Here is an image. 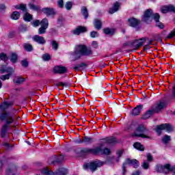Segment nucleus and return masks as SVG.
Segmentation results:
<instances>
[{
    "label": "nucleus",
    "mask_w": 175,
    "mask_h": 175,
    "mask_svg": "<svg viewBox=\"0 0 175 175\" xmlns=\"http://www.w3.org/2000/svg\"><path fill=\"white\" fill-rule=\"evenodd\" d=\"M92 47H94V49H98V42L93 41L92 42Z\"/></svg>",
    "instance_id": "57"
},
{
    "label": "nucleus",
    "mask_w": 175,
    "mask_h": 175,
    "mask_svg": "<svg viewBox=\"0 0 175 175\" xmlns=\"http://www.w3.org/2000/svg\"><path fill=\"white\" fill-rule=\"evenodd\" d=\"M162 131H166V132L170 133V132L174 131V127L172 124L167 123L157 125L156 126V132L159 135L162 134Z\"/></svg>",
    "instance_id": "5"
},
{
    "label": "nucleus",
    "mask_w": 175,
    "mask_h": 175,
    "mask_svg": "<svg viewBox=\"0 0 175 175\" xmlns=\"http://www.w3.org/2000/svg\"><path fill=\"white\" fill-rule=\"evenodd\" d=\"M75 54L76 59H79V58L83 55H92L93 53L91 48H88L85 45H78L75 47Z\"/></svg>",
    "instance_id": "2"
},
{
    "label": "nucleus",
    "mask_w": 175,
    "mask_h": 175,
    "mask_svg": "<svg viewBox=\"0 0 175 175\" xmlns=\"http://www.w3.org/2000/svg\"><path fill=\"white\" fill-rule=\"evenodd\" d=\"M57 5L60 8V9L64 8V0H59L57 1Z\"/></svg>",
    "instance_id": "51"
},
{
    "label": "nucleus",
    "mask_w": 175,
    "mask_h": 175,
    "mask_svg": "<svg viewBox=\"0 0 175 175\" xmlns=\"http://www.w3.org/2000/svg\"><path fill=\"white\" fill-rule=\"evenodd\" d=\"M155 112L152 110V108L148 110L142 117V120H148L152 114H154Z\"/></svg>",
    "instance_id": "26"
},
{
    "label": "nucleus",
    "mask_w": 175,
    "mask_h": 175,
    "mask_svg": "<svg viewBox=\"0 0 175 175\" xmlns=\"http://www.w3.org/2000/svg\"><path fill=\"white\" fill-rule=\"evenodd\" d=\"M146 157H147V159H148V162H151L152 161V155H151V154L148 153L146 154Z\"/></svg>",
    "instance_id": "55"
},
{
    "label": "nucleus",
    "mask_w": 175,
    "mask_h": 175,
    "mask_svg": "<svg viewBox=\"0 0 175 175\" xmlns=\"http://www.w3.org/2000/svg\"><path fill=\"white\" fill-rule=\"evenodd\" d=\"M12 76V74H8L5 75H1L0 77L1 80H3V81H5V80H9L10 79V77Z\"/></svg>",
    "instance_id": "48"
},
{
    "label": "nucleus",
    "mask_w": 175,
    "mask_h": 175,
    "mask_svg": "<svg viewBox=\"0 0 175 175\" xmlns=\"http://www.w3.org/2000/svg\"><path fill=\"white\" fill-rule=\"evenodd\" d=\"M12 106H13V102L5 101L2 105H0V109H1L3 111H5V110H8V107Z\"/></svg>",
    "instance_id": "25"
},
{
    "label": "nucleus",
    "mask_w": 175,
    "mask_h": 175,
    "mask_svg": "<svg viewBox=\"0 0 175 175\" xmlns=\"http://www.w3.org/2000/svg\"><path fill=\"white\" fill-rule=\"evenodd\" d=\"M14 8L18 10H22V12H24V13H27V5L25 4L16 5L14 6Z\"/></svg>",
    "instance_id": "33"
},
{
    "label": "nucleus",
    "mask_w": 175,
    "mask_h": 175,
    "mask_svg": "<svg viewBox=\"0 0 175 175\" xmlns=\"http://www.w3.org/2000/svg\"><path fill=\"white\" fill-rule=\"evenodd\" d=\"M0 120L1 121H5V124L3 125L1 129V137H5L8 129H9V125L14 122V119L13 118V115H12L10 112H5L0 114Z\"/></svg>",
    "instance_id": "1"
},
{
    "label": "nucleus",
    "mask_w": 175,
    "mask_h": 175,
    "mask_svg": "<svg viewBox=\"0 0 175 175\" xmlns=\"http://www.w3.org/2000/svg\"><path fill=\"white\" fill-rule=\"evenodd\" d=\"M151 17H152V10L148 9L145 11L142 18V21L144 23H150Z\"/></svg>",
    "instance_id": "13"
},
{
    "label": "nucleus",
    "mask_w": 175,
    "mask_h": 175,
    "mask_svg": "<svg viewBox=\"0 0 175 175\" xmlns=\"http://www.w3.org/2000/svg\"><path fill=\"white\" fill-rule=\"evenodd\" d=\"M0 59L1 61L6 62L8 61V59H9V57H8V55H6L5 53H0Z\"/></svg>",
    "instance_id": "45"
},
{
    "label": "nucleus",
    "mask_w": 175,
    "mask_h": 175,
    "mask_svg": "<svg viewBox=\"0 0 175 175\" xmlns=\"http://www.w3.org/2000/svg\"><path fill=\"white\" fill-rule=\"evenodd\" d=\"M33 42H36V43H38V44H46V40L44 38V37L40 36L39 35H35L32 37Z\"/></svg>",
    "instance_id": "16"
},
{
    "label": "nucleus",
    "mask_w": 175,
    "mask_h": 175,
    "mask_svg": "<svg viewBox=\"0 0 175 175\" xmlns=\"http://www.w3.org/2000/svg\"><path fill=\"white\" fill-rule=\"evenodd\" d=\"M64 8H66L67 10H72V8H73V1L66 2Z\"/></svg>",
    "instance_id": "38"
},
{
    "label": "nucleus",
    "mask_w": 175,
    "mask_h": 175,
    "mask_svg": "<svg viewBox=\"0 0 175 175\" xmlns=\"http://www.w3.org/2000/svg\"><path fill=\"white\" fill-rule=\"evenodd\" d=\"M117 154H118V158H120V157H121V156L122 155L123 152H122V150H119V151L117 152Z\"/></svg>",
    "instance_id": "63"
},
{
    "label": "nucleus",
    "mask_w": 175,
    "mask_h": 175,
    "mask_svg": "<svg viewBox=\"0 0 175 175\" xmlns=\"http://www.w3.org/2000/svg\"><path fill=\"white\" fill-rule=\"evenodd\" d=\"M161 13L166 14L169 13V12H175L174 6L170 5H165L161 8Z\"/></svg>",
    "instance_id": "19"
},
{
    "label": "nucleus",
    "mask_w": 175,
    "mask_h": 175,
    "mask_svg": "<svg viewBox=\"0 0 175 175\" xmlns=\"http://www.w3.org/2000/svg\"><path fill=\"white\" fill-rule=\"evenodd\" d=\"M133 136L137 137H143L144 139H150L148 135V130L144 125H140L137 128L136 131L134 133Z\"/></svg>",
    "instance_id": "4"
},
{
    "label": "nucleus",
    "mask_w": 175,
    "mask_h": 175,
    "mask_svg": "<svg viewBox=\"0 0 175 175\" xmlns=\"http://www.w3.org/2000/svg\"><path fill=\"white\" fill-rule=\"evenodd\" d=\"M20 16L21 14L20 12H17V11H14L12 15H11V18L12 20H18V18H20Z\"/></svg>",
    "instance_id": "37"
},
{
    "label": "nucleus",
    "mask_w": 175,
    "mask_h": 175,
    "mask_svg": "<svg viewBox=\"0 0 175 175\" xmlns=\"http://www.w3.org/2000/svg\"><path fill=\"white\" fill-rule=\"evenodd\" d=\"M64 155H60L56 160V162H57L58 163H61L62 161H64Z\"/></svg>",
    "instance_id": "53"
},
{
    "label": "nucleus",
    "mask_w": 175,
    "mask_h": 175,
    "mask_svg": "<svg viewBox=\"0 0 175 175\" xmlns=\"http://www.w3.org/2000/svg\"><path fill=\"white\" fill-rule=\"evenodd\" d=\"M142 110H143V105H139L137 106L131 111V116H139V114H140V113H142Z\"/></svg>",
    "instance_id": "22"
},
{
    "label": "nucleus",
    "mask_w": 175,
    "mask_h": 175,
    "mask_svg": "<svg viewBox=\"0 0 175 175\" xmlns=\"http://www.w3.org/2000/svg\"><path fill=\"white\" fill-rule=\"evenodd\" d=\"M90 36H91V38H98V36H99V33H98L95 31H93L90 32Z\"/></svg>",
    "instance_id": "49"
},
{
    "label": "nucleus",
    "mask_w": 175,
    "mask_h": 175,
    "mask_svg": "<svg viewBox=\"0 0 175 175\" xmlns=\"http://www.w3.org/2000/svg\"><path fill=\"white\" fill-rule=\"evenodd\" d=\"M133 147H134V148H136L137 150H139V151H144V146L139 142H135L133 144Z\"/></svg>",
    "instance_id": "34"
},
{
    "label": "nucleus",
    "mask_w": 175,
    "mask_h": 175,
    "mask_svg": "<svg viewBox=\"0 0 175 175\" xmlns=\"http://www.w3.org/2000/svg\"><path fill=\"white\" fill-rule=\"evenodd\" d=\"M165 106H166V104H165V103L160 102L157 103L156 106H152L151 109H152L154 113H159L161 110H162L163 109H165Z\"/></svg>",
    "instance_id": "15"
},
{
    "label": "nucleus",
    "mask_w": 175,
    "mask_h": 175,
    "mask_svg": "<svg viewBox=\"0 0 175 175\" xmlns=\"http://www.w3.org/2000/svg\"><path fill=\"white\" fill-rule=\"evenodd\" d=\"M29 7L31 10H35L36 12H38V10H40V8H39V6L38 5H35L34 4L32 3H29Z\"/></svg>",
    "instance_id": "43"
},
{
    "label": "nucleus",
    "mask_w": 175,
    "mask_h": 175,
    "mask_svg": "<svg viewBox=\"0 0 175 175\" xmlns=\"http://www.w3.org/2000/svg\"><path fill=\"white\" fill-rule=\"evenodd\" d=\"M49 28V20L44 18L41 21V27L38 29V34L43 35L46 33V30Z\"/></svg>",
    "instance_id": "9"
},
{
    "label": "nucleus",
    "mask_w": 175,
    "mask_h": 175,
    "mask_svg": "<svg viewBox=\"0 0 175 175\" xmlns=\"http://www.w3.org/2000/svg\"><path fill=\"white\" fill-rule=\"evenodd\" d=\"M22 66H24V68H27L29 65V63L27 62V60H23L21 62Z\"/></svg>",
    "instance_id": "54"
},
{
    "label": "nucleus",
    "mask_w": 175,
    "mask_h": 175,
    "mask_svg": "<svg viewBox=\"0 0 175 175\" xmlns=\"http://www.w3.org/2000/svg\"><path fill=\"white\" fill-rule=\"evenodd\" d=\"M10 61L13 62V64H16V62H17V54L12 53Z\"/></svg>",
    "instance_id": "47"
},
{
    "label": "nucleus",
    "mask_w": 175,
    "mask_h": 175,
    "mask_svg": "<svg viewBox=\"0 0 175 175\" xmlns=\"http://www.w3.org/2000/svg\"><path fill=\"white\" fill-rule=\"evenodd\" d=\"M68 69L65 66H56L53 68V72L55 73L64 74L66 73Z\"/></svg>",
    "instance_id": "18"
},
{
    "label": "nucleus",
    "mask_w": 175,
    "mask_h": 175,
    "mask_svg": "<svg viewBox=\"0 0 175 175\" xmlns=\"http://www.w3.org/2000/svg\"><path fill=\"white\" fill-rule=\"evenodd\" d=\"M94 25L96 29H98V31L102 29V21H100V20L95 19L94 21Z\"/></svg>",
    "instance_id": "29"
},
{
    "label": "nucleus",
    "mask_w": 175,
    "mask_h": 175,
    "mask_svg": "<svg viewBox=\"0 0 175 175\" xmlns=\"http://www.w3.org/2000/svg\"><path fill=\"white\" fill-rule=\"evenodd\" d=\"M129 25L130 27H133V28H135V27H137L139 25L140 21L135 18H130L128 20Z\"/></svg>",
    "instance_id": "20"
},
{
    "label": "nucleus",
    "mask_w": 175,
    "mask_h": 175,
    "mask_svg": "<svg viewBox=\"0 0 175 175\" xmlns=\"http://www.w3.org/2000/svg\"><path fill=\"white\" fill-rule=\"evenodd\" d=\"M83 142L85 144H92V143H94V138L85 136L83 137Z\"/></svg>",
    "instance_id": "31"
},
{
    "label": "nucleus",
    "mask_w": 175,
    "mask_h": 175,
    "mask_svg": "<svg viewBox=\"0 0 175 175\" xmlns=\"http://www.w3.org/2000/svg\"><path fill=\"white\" fill-rule=\"evenodd\" d=\"M41 174L45 175H66L68 174V170L66 168H60L56 170L55 172H53L50 169L46 167L41 171Z\"/></svg>",
    "instance_id": "6"
},
{
    "label": "nucleus",
    "mask_w": 175,
    "mask_h": 175,
    "mask_svg": "<svg viewBox=\"0 0 175 175\" xmlns=\"http://www.w3.org/2000/svg\"><path fill=\"white\" fill-rule=\"evenodd\" d=\"M42 25V21L39 20H36L31 22L32 27H34V28H36V27H39V25Z\"/></svg>",
    "instance_id": "44"
},
{
    "label": "nucleus",
    "mask_w": 175,
    "mask_h": 175,
    "mask_svg": "<svg viewBox=\"0 0 175 175\" xmlns=\"http://www.w3.org/2000/svg\"><path fill=\"white\" fill-rule=\"evenodd\" d=\"M142 167H144L146 170L148 169V167H150V163L148 162L144 161L142 163Z\"/></svg>",
    "instance_id": "50"
},
{
    "label": "nucleus",
    "mask_w": 175,
    "mask_h": 175,
    "mask_svg": "<svg viewBox=\"0 0 175 175\" xmlns=\"http://www.w3.org/2000/svg\"><path fill=\"white\" fill-rule=\"evenodd\" d=\"M126 165H131L135 169H137V167H139V161L136 159H127L126 161L122 164V167L123 170V175H125V173L126 172Z\"/></svg>",
    "instance_id": "7"
},
{
    "label": "nucleus",
    "mask_w": 175,
    "mask_h": 175,
    "mask_svg": "<svg viewBox=\"0 0 175 175\" xmlns=\"http://www.w3.org/2000/svg\"><path fill=\"white\" fill-rule=\"evenodd\" d=\"M81 14L83 16H84L85 18H88V10H87V8L82 7L81 8Z\"/></svg>",
    "instance_id": "40"
},
{
    "label": "nucleus",
    "mask_w": 175,
    "mask_h": 175,
    "mask_svg": "<svg viewBox=\"0 0 175 175\" xmlns=\"http://www.w3.org/2000/svg\"><path fill=\"white\" fill-rule=\"evenodd\" d=\"M51 43H52V49H53V50H55V51H57V50H58V47L59 46L58 42H57V41H55V40H53L51 42Z\"/></svg>",
    "instance_id": "42"
},
{
    "label": "nucleus",
    "mask_w": 175,
    "mask_h": 175,
    "mask_svg": "<svg viewBox=\"0 0 175 175\" xmlns=\"http://www.w3.org/2000/svg\"><path fill=\"white\" fill-rule=\"evenodd\" d=\"M0 72L1 73H5V72H7L8 75H12V73L14 72V70H13V68L11 67L6 68L4 66H1L0 68Z\"/></svg>",
    "instance_id": "27"
},
{
    "label": "nucleus",
    "mask_w": 175,
    "mask_h": 175,
    "mask_svg": "<svg viewBox=\"0 0 175 175\" xmlns=\"http://www.w3.org/2000/svg\"><path fill=\"white\" fill-rule=\"evenodd\" d=\"M161 16H159V14L156 13L153 15V18L154 21L156 22V25L158 27V28H160L161 29H163L165 28V25H163V23H161L159 21V18Z\"/></svg>",
    "instance_id": "17"
},
{
    "label": "nucleus",
    "mask_w": 175,
    "mask_h": 175,
    "mask_svg": "<svg viewBox=\"0 0 175 175\" xmlns=\"http://www.w3.org/2000/svg\"><path fill=\"white\" fill-rule=\"evenodd\" d=\"M100 147V151L99 152H100L101 154H104V155H110V154L111 153V151H110V149L107 148H105L103 150L102 149V146H98Z\"/></svg>",
    "instance_id": "35"
},
{
    "label": "nucleus",
    "mask_w": 175,
    "mask_h": 175,
    "mask_svg": "<svg viewBox=\"0 0 175 175\" xmlns=\"http://www.w3.org/2000/svg\"><path fill=\"white\" fill-rule=\"evenodd\" d=\"M43 61H50L51 59V56L49 53L43 54L42 56Z\"/></svg>",
    "instance_id": "46"
},
{
    "label": "nucleus",
    "mask_w": 175,
    "mask_h": 175,
    "mask_svg": "<svg viewBox=\"0 0 175 175\" xmlns=\"http://www.w3.org/2000/svg\"><path fill=\"white\" fill-rule=\"evenodd\" d=\"M103 32H104V33H105V35L112 36L114 33H116V29L107 27V28L103 29Z\"/></svg>",
    "instance_id": "30"
},
{
    "label": "nucleus",
    "mask_w": 175,
    "mask_h": 175,
    "mask_svg": "<svg viewBox=\"0 0 175 175\" xmlns=\"http://www.w3.org/2000/svg\"><path fill=\"white\" fill-rule=\"evenodd\" d=\"M20 172H18V170L17 169V166L16 165H10L6 170L5 175H18Z\"/></svg>",
    "instance_id": "11"
},
{
    "label": "nucleus",
    "mask_w": 175,
    "mask_h": 175,
    "mask_svg": "<svg viewBox=\"0 0 175 175\" xmlns=\"http://www.w3.org/2000/svg\"><path fill=\"white\" fill-rule=\"evenodd\" d=\"M23 19L25 20V21L29 22L31 21V20H32V15L26 12L23 16Z\"/></svg>",
    "instance_id": "39"
},
{
    "label": "nucleus",
    "mask_w": 175,
    "mask_h": 175,
    "mask_svg": "<svg viewBox=\"0 0 175 175\" xmlns=\"http://www.w3.org/2000/svg\"><path fill=\"white\" fill-rule=\"evenodd\" d=\"M6 9V6L4 4H0V10H5Z\"/></svg>",
    "instance_id": "61"
},
{
    "label": "nucleus",
    "mask_w": 175,
    "mask_h": 175,
    "mask_svg": "<svg viewBox=\"0 0 175 175\" xmlns=\"http://www.w3.org/2000/svg\"><path fill=\"white\" fill-rule=\"evenodd\" d=\"M23 47L26 51L31 52L33 50V48L32 47V44H31L25 43L23 44Z\"/></svg>",
    "instance_id": "36"
},
{
    "label": "nucleus",
    "mask_w": 175,
    "mask_h": 175,
    "mask_svg": "<svg viewBox=\"0 0 175 175\" xmlns=\"http://www.w3.org/2000/svg\"><path fill=\"white\" fill-rule=\"evenodd\" d=\"M117 142V139L114 137H109L103 139V143L107 144H115Z\"/></svg>",
    "instance_id": "23"
},
{
    "label": "nucleus",
    "mask_w": 175,
    "mask_h": 175,
    "mask_svg": "<svg viewBox=\"0 0 175 175\" xmlns=\"http://www.w3.org/2000/svg\"><path fill=\"white\" fill-rule=\"evenodd\" d=\"M58 85H62L63 87H66L68 85V83L59 82L58 83Z\"/></svg>",
    "instance_id": "60"
},
{
    "label": "nucleus",
    "mask_w": 175,
    "mask_h": 175,
    "mask_svg": "<svg viewBox=\"0 0 175 175\" xmlns=\"http://www.w3.org/2000/svg\"><path fill=\"white\" fill-rule=\"evenodd\" d=\"M100 151H101L100 147H96L94 148H83L80 152L83 155H90V154H92L93 155H98Z\"/></svg>",
    "instance_id": "8"
},
{
    "label": "nucleus",
    "mask_w": 175,
    "mask_h": 175,
    "mask_svg": "<svg viewBox=\"0 0 175 175\" xmlns=\"http://www.w3.org/2000/svg\"><path fill=\"white\" fill-rule=\"evenodd\" d=\"M13 81H14V84L20 85V84H23V83H24V81H25V79H24L20 76H18V77H15L14 78Z\"/></svg>",
    "instance_id": "28"
},
{
    "label": "nucleus",
    "mask_w": 175,
    "mask_h": 175,
    "mask_svg": "<svg viewBox=\"0 0 175 175\" xmlns=\"http://www.w3.org/2000/svg\"><path fill=\"white\" fill-rule=\"evenodd\" d=\"M4 147H5V148H9V147H10V144H9V143H4L3 144Z\"/></svg>",
    "instance_id": "64"
},
{
    "label": "nucleus",
    "mask_w": 175,
    "mask_h": 175,
    "mask_svg": "<svg viewBox=\"0 0 175 175\" xmlns=\"http://www.w3.org/2000/svg\"><path fill=\"white\" fill-rule=\"evenodd\" d=\"M105 165V161H102L100 160H96L93 161H90V163H85L83 165V169L87 170V169H90L91 172L94 173V172H96L98 167H102Z\"/></svg>",
    "instance_id": "3"
},
{
    "label": "nucleus",
    "mask_w": 175,
    "mask_h": 175,
    "mask_svg": "<svg viewBox=\"0 0 175 175\" xmlns=\"http://www.w3.org/2000/svg\"><path fill=\"white\" fill-rule=\"evenodd\" d=\"M120 9V3L116 1L113 6L109 9V14H113V13H116V12H118V10Z\"/></svg>",
    "instance_id": "24"
},
{
    "label": "nucleus",
    "mask_w": 175,
    "mask_h": 175,
    "mask_svg": "<svg viewBox=\"0 0 175 175\" xmlns=\"http://www.w3.org/2000/svg\"><path fill=\"white\" fill-rule=\"evenodd\" d=\"M147 40L146 38H142L139 40H135L132 43L131 46L132 47L135 48V50H137V49H140L142 46H143V44L146 42Z\"/></svg>",
    "instance_id": "12"
},
{
    "label": "nucleus",
    "mask_w": 175,
    "mask_h": 175,
    "mask_svg": "<svg viewBox=\"0 0 175 175\" xmlns=\"http://www.w3.org/2000/svg\"><path fill=\"white\" fill-rule=\"evenodd\" d=\"M42 12L44 14H46V16H55V14H57L55 9L53 8H42Z\"/></svg>",
    "instance_id": "14"
},
{
    "label": "nucleus",
    "mask_w": 175,
    "mask_h": 175,
    "mask_svg": "<svg viewBox=\"0 0 175 175\" xmlns=\"http://www.w3.org/2000/svg\"><path fill=\"white\" fill-rule=\"evenodd\" d=\"M170 169V164H165V165H157L155 168L156 172L158 173H164L165 174H168Z\"/></svg>",
    "instance_id": "10"
},
{
    "label": "nucleus",
    "mask_w": 175,
    "mask_h": 175,
    "mask_svg": "<svg viewBox=\"0 0 175 175\" xmlns=\"http://www.w3.org/2000/svg\"><path fill=\"white\" fill-rule=\"evenodd\" d=\"M141 173H142V172L137 170V171L133 172L132 175H140Z\"/></svg>",
    "instance_id": "62"
},
{
    "label": "nucleus",
    "mask_w": 175,
    "mask_h": 175,
    "mask_svg": "<svg viewBox=\"0 0 175 175\" xmlns=\"http://www.w3.org/2000/svg\"><path fill=\"white\" fill-rule=\"evenodd\" d=\"M84 32H87V27L83 26H79L73 31L74 35H80Z\"/></svg>",
    "instance_id": "21"
},
{
    "label": "nucleus",
    "mask_w": 175,
    "mask_h": 175,
    "mask_svg": "<svg viewBox=\"0 0 175 175\" xmlns=\"http://www.w3.org/2000/svg\"><path fill=\"white\" fill-rule=\"evenodd\" d=\"M58 23H62L63 21H65V18L62 16H59L57 19Z\"/></svg>",
    "instance_id": "58"
},
{
    "label": "nucleus",
    "mask_w": 175,
    "mask_h": 175,
    "mask_svg": "<svg viewBox=\"0 0 175 175\" xmlns=\"http://www.w3.org/2000/svg\"><path fill=\"white\" fill-rule=\"evenodd\" d=\"M170 140H172V137L167 135H164L161 139V142L163 144H169Z\"/></svg>",
    "instance_id": "32"
},
{
    "label": "nucleus",
    "mask_w": 175,
    "mask_h": 175,
    "mask_svg": "<svg viewBox=\"0 0 175 175\" xmlns=\"http://www.w3.org/2000/svg\"><path fill=\"white\" fill-rule=\"evenodd\" d=\"M169 172H172V175H175V165L173 166V167H171L170 165Z\"/></svg>",
    "instance_id": "56"
},
{
    "label": "nucleus",
    "mask_w": 175,
    "mask_h": 175,
    "mask_svg": "<svg viewBox=\"0 0 175 175\" xmlns=\"http://www.w3.org/2000/svg\"><path fill=\"white\" fill-rule=\"evenodd\" d=\"M87 66L86 64H85V63H81V64H77V66L72 67V69H74L75 70H80V68H85Z\"/></svg>",
    "instance_id": "41"
},
{
    "label": "nucleus",
    "mask_w": 175,
    "mask_h": 175,
    "mask_svg": "<svg viewBox=\"0 0 175 175\" xmlns=\"http://www.w3.org/2000/svg\"><path fill=\"white\" fill-rule=\"evenodd\" d=\"M75 143H77V144H83V138H82V140H81V139L79 138L78 140L75 141Z\"/></svg>",
    "instance_id": "59"
},
{
    "label": "nucleus",
    "mask_w": 175,
    "mask_h": 175,
    "mask_svg": "<svg viewBox=\"0 0 175 175\" xmlns=\"http://www.w3.org/2000/svg\"><path fill=\"white\" fill-rule=\"evenodd\" d=\"M20 30H21V32H25V31H27V26H25L24 25H21Z\"/></svg>",
    "instance_id": "52"
}]
</instances>
